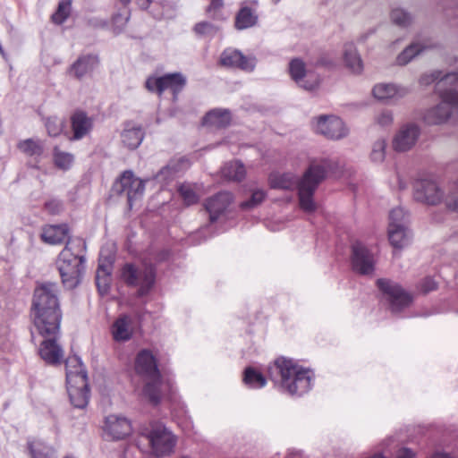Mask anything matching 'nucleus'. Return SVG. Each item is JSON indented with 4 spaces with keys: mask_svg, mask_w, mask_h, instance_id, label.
I'll return each instance as SVG.
<instances>
[{
    "mask_svg": "<svg viewBox=\"0 0 458 458\" xmlns=\"http://www.w3.org/2000/svg\"><path fill=\"white\" fill-rule=\"evenodd\" d=\"M58 292L56 283H43L36 287L31 305L33 325L44 337L38 354L49 365L61 364L64 358L63 348L57 343L62 320Z\"/></svg>",
    "mask_w": 458,
    "mask_h": 458,
    "instance_id": "obj_1",
    "label": "nucleus"
},
{
    "mask_svg": "<svg viewBox=\"0 0 458 458\" xmlns=\"http://www.w3.org/2000/svg\"><path fill=\"white\" fill-rule=\"evenodd\" d=\"M333 168L334 162L330 159L312 161L299 181L295 180L292 174H272L269 178L270 186L280 190H292L296 186L301 208L311 213L317 209L314 193Z\"/></svg>",
    "mask_w": 458,
    "mask_h": 458,
    "instance_id": "obj_2",
    "label": "nucleus"
},
{
    "mask_svg": "<svg viewBox=\"0 0 458 458\" xmlns=\"http://www.w3.org/2000/svg\"><path fill=\"white\" fill-rule=\"evenodd\" d=\"M135 370L148 380L143 394L150 403L156 406L162 399H174V386L170 380H162L157 360L149 350L143 349L139 352L135 360Z\"/></svg>",
    "mask_w": 458,
    "mask_h": 458,
    "instance_id": "obj_3",
    "label": "nucleus"
},
{
    "mask_svg": "<svg viewBox=\"0 0 458 458\" xmlns=\"http://www.w3.org/2000/svg\"><path fill=\"white\" fill-rule=\"evenodd\" d=\"M270 378L279 382L283 390L291 396L300 397L312 386L313 373L297 365L293 360L278 358L268 368Z\"/></svg>",
    "mask_w": 458,
    "mask_h": 458,
    "instance_id": "obj_4",
    "label": "nucleus"
},
{
    "mask_svg": "<svg viewBox=\"0 0 458 458\" xmlns=\"http://www.w3.org/2000/svg\"><path fill=\"white\" fill-rule=\"evenodd\" d=\"M86 242L82 238L68 239L65 247L59 253L56 267L62 283L67 289H74L82 279L85 272Z\"/></svg>",
    "mask_w": 458,
    "mask_h": 458,
    "instance_id": "obj_5",
    "label": "nucleus"
},
{
    "mask_svg": "<svg viewBox=\"0 0 458 458\" xmlns=\"http://www.w3.org/2000/svg\"><path fill=\"white\" fill-rule=\"evenodd\" d=\"M457 82L458 68L455 71L447 73L437 82V93L439 95L442 101L425 112L423 120L426 123L429 125L442 124L447 122L451 117L453 108H458V106L453 100L445 99L447 95L454 92V89H449L448 86L452 87Z\"/></svg>",
    "mask_w": 458,
    "mask_h": 458,
    "instance_id": "obj_6",
    "label": "nucleus"
},
{
    "mask_svg": "<svg viewBox=\"0 0 458 458\" xmlns=\"http://www.w3.org/2000/svg\"><path fill=\"white\" fill-rule=\"evenodd\" d=\"M157 269L152 263H143L137 267L132 263H126L121 269V279L128 287H135L137 298L148 296L156 284Z\"/></svg>",
    "mask_w": 458,
    "mask_h": 458,
    "instance_id": "obj_7",
    "label": "nucleus"
},
{
    "mask_svg": "<svg viewBox=\"0 0 458 458\" xmlns=\"http://www.w3.org/2000/svg\"><path fill=\"white\" fill-rule=\"evenodd\" d=\"M140 434L148 440L152 452L157 456L170 454L175 446L176 438L160 421H150L140 429Z\"/></svg>",
    "mask_w": 458,
    "mask_h": 458,
    "instance_id": "obj_8",
    "label": "nucleus"
},
{
    "mask_svg": "<svg viewBox=\"0 0 458 458\" xmlns=\"http://www.w3.org/2000/svg\"><path fill=\"white\" fill-rule=\"evenodd\" d=\"M145 183L142 180L134 176L131 171H125L122 174L112 186L111 193L113 196L124 195L127 199L129 208L131 209L133 201L143 195Z\"/></svg>",
    "mask_w": 458,
    "mask_h": 458,
    "instance_id": "obj_9",
    "label": "nucleus"
},
{
    "mask_svg": "<svg viewBox=\"0 0 458 458\" xmlns=\"http://www.w3.org/2000/svg\"><path fill=\"white\" fill-rule=\"evenodd\" d=\"M377 285L384 298L389 303L391 311L398 313L410 306L412 302V296L403 290L400 284L389 279L380 278Z\"/></svg>",
    "mask_w": 458,
    "mask_h": 458,
    "instance_id": "obj_10",
    "label": "nucleus"
},
{
    "mask_svg": "<svg viewBox=\"0 0 458 458\" xmlns=\"http://www.w3.org/2000/svg\"><path fill=\"white\" fill-rule=\"evenodd\" d=\"M187 83L186 77L182 72L166 73L160 77L149 76L145 82L146 89L150 92H157L159 96L166 89L173 92L174 100L184 89Z\"/></svg>",
    "mask_w": 458,
    "mask_h": 458,
    "instance_id": "obj_11",
    "label": "nucleus"
},
{
    "mask_svg": "<svg viewBox=\"0 0 458 458\" xmlns=\"http://www.w3.org/2000/svg\"><path fill=\"white\" fill-rule=\"evenodd\" d=\"M444 195L440 185L431 178L417 179L413 183V198L417 202L437 206L442 203Z\"/></svg>",
    "mask_w": 458,
    "mask_h": 458,
    "instance_id": "obj_12",
    "label": "nucleus"
},
{
    "mask_svg": "<svg viewBox=\"0 0 458 458\" xmlns=\"http://www.w3.org/2000/svg\"><path fill=\"white\" fill-rule=\"evenodd\" d=\"M350 262L353 272L361 276H370L375 270L376 259L373 252L359 241L351 245Z\"/></svg>",
    "mask_w": 458,
    "mask_h": 458,
    "instance_id": "obj_13",
    "label": "nucleus"
},
{
    "mask_svg": "<svg viewBox=\"0 0 458 458\" xmlns=\"http://www.w3.org/2000/svg\"><path fill=\"white\" fill-rule=\"evenodd\" d=\"M317 133L330 140H339L347 135V129L342 119L335 115H321L314 126Z\"/></svg>",
    "mask_w": 458,
    "mask_h": 458,
    "instance_id": "obj_14",
    "label": "nucleus"
},
{
    "mask_svg": "<svg viewBox=\"0 0 458 458\" xmlns=\"http://www.w3.org/2000/svg\"><path fill=\"white\" fill-rule=\"evenodd\" d=\"M437 47L435 40L428 35L419 34L396 57L399 65H405L428 49Z\"/></svg>",
    "mask_w": 458,
    "mask_h": 458,
    "instance_id": "obj_15",
    "label": "nucleus"
},
{
    "mask_svg": "<svg viewBox=\"0 0 458 458\" xmlns=\"http://www.w3.org/2000/svg\"><path fill=\"white\" fill-rule=\"evenodd\" d=\"M103 430L111 440H121L131 435L132 426L127 418L110 414L105 418Z\"/></svg>",
    "mask_w": 458,
    "mask_h": 458,
    "instance_id": "obj_16",
    "label": "nucleus"
},
{
    "mask_svg": "<svg viewBox=\"0 0 458 458\" xmlns=\"http://www.w3.org/2000/svg\"><path fill=\"white\" fill-rule=\"evenodd\" d=\"M420 134V129L415 123L402 126L393 140L394 149L397 152L410 150L417 142Z\"/></svg>",
    "mask_w": 458,
    "mask_h": 458,
    "instance_id": "obj_17",
    "label": "nucleus"
},
{
    "mask_svg": "<svg viewBox=\"0 0 458 458\" xmlns=\"http://www.w3.org/2000/svg\"><path fill=\"white\" fill-rule=\"evenodd\" d=\"M220 63L226 67L252 72L256 66V58L253 56H246L236 49H225L221 55Z\"/></svg>",
    "mask_w": 458,
    "mask_h": 458,
    "instance_id": "obj_18",
    "label": "nucleus"
},
{
    "mask_svg": "<svg viewBox=\"0 0 458 458\" xmlns=\"http://www.w3.org/2000/svg\"><path fill=\"white\" fill-rule=\"evenodd\" d=\"M71 403L78 409L87 407L90 396L88 378L81 377L80 380L66 384Z\"/></svg>",
    "mask_w": 458,
    "mask_h": 458,
    "instance_id": "obj_19",
    "label": "nucleus"
},
{
    "mask_svg": "<svg viewBox=\"0 0 458 458\" xmlns=\"http://www.w3.org/2000/svg\"><path fill=\"white\" fill-rule=\"evenodd\" d=\"M233 201V194L229 191H220L215 196L207 199L205 208L209 214V221L211 224L217 221Z\"/></svg>",
    "mask_w": 458,
    "mask_h": 458,
    "instance_id": "obj_20",
    "label": "nucleus"
},
{
    "mask_svg": "<svg viewBox=\"0 0 458 458\" xmlns=\"http://www.w3.org/2000/svg\"><path fill=\"white\" fill-rule=\"evenodd\" d=\"M289 72L292 79L306 90H313L318 86V80L317 78L310 79L305 64L299 58H294L290 62Z\"/></svg>",
    "mask_w": 458,
    "mask_h": 458,
    "instance_id": "obj_21",
    "label": "nucleus"
},
{
    "mask_svg": "<svg viewBox=\"0 0 458 458\" xmlns=\"http://www.w3.org/2000/svg\"><path fill=\"white\" fill-rule=\"evenodd\" d=\"M98 64L99 59L97 55H81L70 66L69 73L77 80H81L90 74L98 67Z\"/></svg>",
    "mask_w": 458,
    "mask_h": 458,
    "instance_id": "obj_22",
    "label": "nucleus"
},
{
    "mask_svg": "<svg viewBox=\"0 0 458 458\" xmlns=\"http://www.w3.org/2000/svg\"><path fill=\"white\" fill-rule=\"evenodd\" d=\"M66 238L71 239L67 224L46 225L41 229L40 239L47 244H61Z\"/></svg>",
    "mask_w": 458,
    "mask_h": 458,
    "instance_id": "obj_23",
    "label": "nucleus"
},
{
    "mask_svg": "<svg viewBox=\"0 0 458 458\" xmlns=\"http://www.w3.org/2000/svg\"><path fill=\"white\" fill-rule=\"evenodd\" d=\"M410 89L407 87L394 83H379L372 89L373 96L379 100L400 99L407 96Z\"/></svg>",
    "mask_w": 458,
    "mask_h": 458,
    "instance_id": "obj_24",
    "label": "nucleus"
},
{
    "mask_svg": "<svg viewBox=\"0 0 458 458\" xmlns=\"http://www.w3.org/2000/svg\"><path fill=\"white\" fill-rule=\"evenodd\" d=\"M72 140H79L88 135L93 128V120L83 111H76L71 117Z\"/></svg>",
    "mask_w": 458,
    "mask_h": 458,
    "instance_id": "obj_25",
    "label": "nucleus"
},
{
    "mask_svg": "<svg viewBox=\"0 0 458 458\" xmlns=\"http://www.w3.org/2000/svg\"><path fill=\"white\" fill-rule=\"evenodd\" d=\"M112 335L116 342H125L132 336V319L127 314H121L113 323Z\"/></svg>",
    "mask_w": 458,
    "mask_h": 458,
    "instance_id": "obj_26",
    "label": "nucleus"
},
{
    "mask_svg": "<svg viewBox=\"0 0 458 458\" xmlns=\"http://www.w3.org/2000/svg\"><path fill=\"white\" fill-rule=\"evenodd\" d=\"M145 137L144 130L141 126H132L131 123H126L124 129L121 133L123 144L129 149L134 150L139 148Z\"/></svg>",
    "mask_w": 458,
    "mask_h": 458,
    "instance_id": "obj_27",
    "label": "nucleus"
},
{
    "mask_svg": "<svg viewBox=\"0 0 458 458\" xmlns=\"http://www.w3.org/2000/svg\"><path fill=\"white\" fill-rule=\"evenodd\" d=\"M66 370V384L73 383V381L80 380L81 377L84 379L88 378L87 369L81 361V359L77 356H69L65 360Z\"/></svg>",
    "mask_w": 458,
    "mask_h": 458,
    "instance_id": "obj_28",
    "label": "nucleus"
},
{
    "mask_svg": "<svg viewBox=\"0 0 458 458\" xmlns=\"http://www.w3.org/2000/svg\"><path fill=\"white\" fill-rule=\"evenodd\" d=\"M188 165L185 157L171 159L166 165L162 167L156 175V179L161 182L172 181L178 173L182 171Z\"/></svg>",
    "mask_w": 458,
    "mask_h": 458,
    "instance_id": "obj_29",
    "label": "nucleus"
},
{
    "mask_svg": "<svg viewBox=\"0 0 458 458\" xmlns=\"http://www.w3.org/2000/svg\"><path fill=\"white\" fill-rule=\"evenodd\" d=\"M259 22L256 11L249 6H242L235 15L234 27L238 30L255 27Z\"/></svg>",
    "mask_w": 458,
    "mask_h": 458,
    "instance_id": "obj_30",
    "label": "nucleus"
},
{
    "mask_svg": "<svg viewBox=\"0 0 458 458\" xmlns=\"http://www.w3.org/2000/svg\"><path fill=\"white\" fill-rule=\"evenodd\" d=\"M344 59L345 65L354 73H360L363 64L353 43H346L344 47Z\"/></svg>",
    "mask_w": 458,
    "mask_h": 458,
    "instance_id": "obj_31",
    "label": "nucleus"
},
{
    "mask_svg": "<svg viewBox=\"0 0 458 458\" xmlns=\"http://www.w3.org/2000/svg\"><path fill=\"white\" fill-rule=\"evenodd\" d=\"M388 238L394 248L402 249L409 244L411 233L408 227L388 226Z\"/></svg>",
    "mask_w": 458,
    "mask_h": 458,
    "instance_id": "obj_32",
    "label": "nucleus"
},
{
    "mask_svg": "<svg viewBox=\"0 0 458 458\" xmlns=\"http://www.w3.org/2000/svg\"><path fill=\"white\" fill-rule=\"evenodd\" d=\"M203 122L217 128H225L230 124L231 114L228 110H212L205 115Z\"/></svg>",
    "mask_w": 458,
    "mask_h": 458,
    "instance_id": "obj_33",
    "label": "nucleus"
},
{
    "mask_svg": "<svg viewBox=\"0 0 458 458\" xmlns=\"http://www.w3.org/2000/svg\"><path fill=\"white\" fill-rule=\"evenodd\" d=\"M245 168L242 162L238 160L231 161L222 168V174L229 180L240 182L245 177Z\"/></svg>",
    "mask_w": 458,
    "mask_h": 458,
    "instance_id": "obj_34",
    "label": "nucleus"
},
{
    "mask_svg": "<svg viewBox=\"0 0 458 458\" xmlns=\"http://www.w3.org/2000/svg\"><path fill=\"white\" fill-rule=\"evenodd\" d=\"M392 22L400 28H409L414 22V16L403 8H394L391 11Z\"/></svg>",
    "mask_w": 458,
    "mask_h": 458,
    "instance_id": "obj_35",
    "label": "nucleus"
},
{
    "mask_svg": "<svg viewBox=\"0 0 458 458\" xmlns=\"http://www.w3.org/2000/svg\"><path fill=\"white\" fill-rule=\"evenodd\" d=\"M243 382L250 388H261L266 386L267 380L260 372L248 367L243 373Z\"/></svg>",
    "mask_w": 458,
    "mask_h": 458,
    "instance_id": "obj_36",
    "label": "nucleus"
},
{
    "mask_svg": "<svg viewBox=\"0 0 458 458\" xmlns=\"http://www.w3.org/2000/svg\"><path fill=\"white\" fill-rule=\"evenodd\" d=\"M17 148L30 157H39L43 153V145L39 140L27 139L21 140Z\"/></svg>",
    "mask_w": 458,
    "mask_h": 458,
    "instance_id": "obj_37",
    "label": "nucleus"
},
{
    "mask_svg": "<svg viewBox=\"0 0 458 458\" xmlns=\"http://www.w3.org/2000/svg\"><path fill=\"white\" fill-rule=\"evenodd\" d=\"M53 158L55 166L62 170L70 169L74 159L71 153L62 151L58 147L54 148Z\"/></svg>",
    "mask_w": 458,
    "mask_h": 458,
    "instance_id": "obj_38",
    "label": "nucleus"
},
{
    "mask_svg": "<svg viewBox=\"0 0 458 458\" xmlns=\"http://www.w3.org/2000/svg\"><path fill=\"white\" fill-rule=\"evenodd\" d=\"M442 202L449 211L458 213V179L450 185Z\"/></svg>",
    "mask_w": 458,
    "mask_h": 458,
    "instance_id": "obj_39",
    "label": "nucleus"
},
{
    "mask_svg": "<svg viewBox=\"0 0 458 458\" xmlns=\"http://www.w3.org/2000/svg\"><path fill=\"white\" fill-rule=\"evenodd\" d=\"M409 214L403 208L398 207L393 208L389 213L388 226H403L408 227Z\"/></svg>",
    "mask_w": 458,
    "mask_h": 458,
    "instance_id": "obj_40",
    "label": "nucleus"
},
{
    "mask_svg": "<svg viewBox=\"0 0 458 458\" xmlns=\"http://www.w3.org/2000/svg\"><path fill=\"white\" fill-rule=\"evenodd\" d=\"M178 192L187 206L196 204L199 201V196L193 185L190 183H182L178 187Z\"/></svg>",
    "mask_w": 458,
    "mask_h": 458,
    "instance_id": "obj_41",
    "label": "nucleus"
},
{
    "mask_svg": "<svg viewBox=\"0 0 458 458\" xmlns=\"http://www.w3.org/2000/svg\"><path fill=\"white\" fill-rule=\"evenodd\" d=\"M71 13V1L62 0L58 4L57 10L52 15V21L55 24H63Z\"/></svg>",
    "mask_w": 458,
    "mask_h": 458,
    "instance_id": "obj_42",
    "label": "nucleus"
},
{
    "mask_svg": "<svg viewBox=\"0 0 458 458\" xmlns=\"http://www.w3.org/2000/svg\"><path fill=\"white\" fill-rule=\"evenodd\" d=\"M267 193L263 190H255L252 191L251 196L249 199L242 201L240 207L242 209H252L260 205L266 199Z\"/></svg>",
    "mask_w": 458,
    "mask_h": 458,
    "instance_id": "obj_43",
    "label": "nucleus"
},
{
    "mask_svg": "<svg viewBox=\"0 0 458 458\" xmlns=\"http://www.w3.org/2000/svg\"><path fill=\"white\" fill-rule=\"evenodd\" d=\"M45 126L50 137H57L64 129V121L57 116L46 118Z\"/></svg>",
    "mask_w": 458,
    "mask_h": 458,
    "instance_id": "obj_44",
    "label": "nucleus"
},
{
    "mask_svg": "<svg viewBox=\"0 0 458 458\" xmlns=\"http://www.w3.org/2000/svg\"><path fill=\"white\" fill-rule=\"evenodd\" d=\"M193 30L199 36L213 37L217 33L218 27L208 21H200L195 24Z\"/></svg>",
    "mask_w": 458,
    "mask_h": 458,
    "instance_id": "obj_45",
    "label": "nucleus"
},
{
    "mask_svg": "<svg viewBox=\"0 0 458 458\" xmlns=\"http://www.w3.org/2000/svg\"><path fill=\"white\" fill-rule=\"evenodd\" d=\"M130 20V12L116 13L112 17L113 30L115 34H119L123 31L125 25Z\"/></svg>",
    "mask_w": 458,
    "mask_h": 458,
    "instance_id": "obj_46",
    "label": "nucleus"
},
{
    "mask_svg": "<svg viewBox=\"0 0 458 458\" xmlns=\"http://www.w3.org/2000/svg\"><path fill=\"white\" fill-rule=\"evenodd\" d=\"M447 73L448 72L444 73L440 70H435L429 72H426L422 74L421 77L420 78V84L422 86H428L431 85L432 83H436L437 85V82Z\"/></svg>",
    "mask_w": 458,
    "mask_h": 458,
    "instance_id": "obj_47",
    "label": "nucleus"
},
{
    "mask_svg": "<svg viewBox=\"0 0 458 458\" xmlns=\"http://www.w3.org/2000/svg\"><path fill=\"white\" fill-rule=\"evenodd\" d=\"M386 147V143L384 140H378L374 143L370 154V157L373 162L380 163L385 159Z\"/></svg>",
    "mask_w": 458,
    "mask_h": 458,
    "instance_id": "obj_48",
    "label": "nucleus"
},
{
    "mask_svg": "<svg viewBox=\"0 0 458 458\" xmlns=\"http://www.w3.org/2000/svg\"><path fill=\"white\" fill-rule=\"evenodd\" d=\"M30 452L32 458H53L55 451L50 447H35L32 443L29 444Z\"/></svg>",
    "mask_w": 458,
    "mask_h": 458,
    "instance_id": "obj_49",
    "label": "nucleus"
},
{
    "mask_svg": "<svg viewBox=\"0 0 458 458\" xmlns=\"http://www.w3.org/2000/svg\"><path fill=\"white\" fill-rule=\"evenodd\" d=\"M110 276H96V284L101 295L106 294L110 290Z\"/></svg>",
    "mask_w": 458,
    "mask_h": 458,
    "instance_id": "obj_50",
    "label": "nucleus"
},
{
    "mask_svg": "<svg viewBox=\"0 0 458 458\" xmlns=\"http://www.w3.org/2000/svg\"><path fill=\"white\" fill-rule=\"evenodd\" d=\"M45 208L51 215H58L64 210V202L58 199H51L45 203Z\"/></svg>",
    "mask_w": 458,
    "mask_h": 458,
    "instance_id": "obj_51",
    "label": "nucleus"
},
{
    "mask_svg": "<svg viewBox=\"0 0 458 458\" xmlns=\"http://www.w3.org/2000/svg\"><path fill=\"white\" fill-rule=\"evenodd\" d=\"M437 287V283L435 282V280L430 277V276H427L425 277L420 284V290L423 293H428L431 291H434L436 290Z\"/></svg>",
    "mask_w": 458,
    "mask_h": 458,
    "instance_id": "obj_52",
    "label": "nucleus"
},
{
    "mask_svg": "<svg viewBox=\"0 0 458 458\" xmlns=\"http://www.w3.org/2000/svg\"><path fill=\"white\" fill-rule=\"evenodd\" d=\"M377 122L382 126H388L393 122V113L390 110H383L377 116Z\"/></svg>",
    "mask_w": 458,
    "mask_h": 458,
    "instance_id": "obj_53",
    "label": "nucleus"
},
{
    "mask_svg": "<svg viewBox=\"0 0 458 458\" xmlns=\"http://www.w3.org/2000/svg\"><path fill=\"white\" fill-rule=\"evenodd\" d=\"M223 0H211L210 4L207 8V13H211L214 12L213 19H219V14L216 13V11L223 6Z\"/></svg>",
    "mask_w": 458,
    "mask_h": 458,
    "instance_id": "obj_54",
    "label": "nucleus"
},
{
    "mask_svg": "<svg viewBox=\"0 0 458 458\" xmlns=\"http://www.w3.org/2000/svg\"><path fill=\"white\" fill-rule=\"evenodd\" d=\"M105 272L106 273V276H111L112 264L110 262L106 264L99 263L96 272V276H105Z\"/></svg>",
    "mask_w": 458,
    "mask_h": 458,
    "instance_id": "obj_55",
    "label": "nucleus"
},
{
    "mask_svg": "<svg viewBox=\"0 0 458 458\" xmlns=\"http://www.w3.org/2000/svg\"><path fill=\"white\" fill-rule=\"evenodd\" d=\"M89 24L96 29H105L108 26V21L104 19L93 18L89 21Z\"/></svg>",
    "mask_w": 458,
    "mask_h": 458,
    "instance_id": "obj_56",
    "label": "nucleus"
},
{
    "mask_svg": "<svg viewBox=\"0 0 458 458\" xmlns=\"http://www.w3.org/2000/svg\"><path fill=\"white\" fill-rule=\"evenodd\" d=\"M395 458H415V453L407 447L400 449Z\"/></svg>",
    "mask_w": 458,
    "mask_h": 458,
    "instance_id": "obj_57",
    "label": "nucleus"
},
{
    "mask_svg": "<svg viewBox=\"0 0 458 458\" xmlns=\"http://www.w3.org/2000/svg\"><path fill=\"white\" fill-rule=\"evenodd\" d=\"M152 0H137V4L140 6V8L145 10L147 9Z\"/></svg>",
    "mask_w": 458,
    "mask_h": 458,
    "instance_id": "obj_58",
    "label": "nucleus"
},
{
    "mask_svg": "<svg viewBox=\"0 0 458 458\" xmlns=\"http://www.w3.org/2000/svg\"><path fill=\"white\" fill-rule=\"evenodd\" d=\"M431 458H454V457L447 453L437 452V453H435L431 456Z\"/></svg>",
    "mask_w": 458,
    "mask_h": 458,
    "instance_id": "obj_59",
    "label": "nucleus"
},
{
    "mask_svg": "<svg viewBox=\"0 0 458 458\" xmlns=\"http://www.w3.org/2000/svg\"><path fill=\"white\" fill-rule=\"evenodd\" d=\"M398 183H399L400 190L406 189V183L403 180H401L400 178H398Z\"/></svg>",
    "mask_w": 458,
    "mask_h": 458,
    "instance_id": "obj_60",
    "label": "nucleus"
},
{
    "mask_svg": "<svg viewBox=\"0 0 458 458\" xmlns=\"http://www.w3.org/2000/svg\"><path fill=\"white\" fill-rule=\"evenodd\" d=\"M124 6H127L131 0H119Z\"/></svg>",
    "mask_w": 458,
    "mask_h": 458,
    "instance_id": "obj_61",
    "label": "nucleus"
},
{
    "mask_svg": "<svg viewBox=\"0 0 458 458\" xmlns=\"http://www.w3.org/2000/svg\"><path fill=\"white\" fill-rule=\"evenodd\" d=\"M454 4L458 8V0H454Z\"/></svg>",
    "mask_w": 458,
    "mask_h": 458,
    "instance_id": "obj_62",
    "label": "nucleus"
},
{
    "mask_svg": "<svg viewBox=\"0 0 458 458\" xmlns=\"http://www.w3.org/2000/svg\"><path fill=\"white\" fill-rule=\"evenodd\" d=\"M279 2H280V0H273V3H274L275 4H278Z\"/></svg>",
    "mask_w": 458,
    "mask_h": 458,
    "instance_id": "obj_63",
    "label": "nucleus"
},
{
    "mask_svg": "<svg viewBox=\"0 0 458 458\" xmlns=\"http://www.w3.org/2000/svg\"><path fill=\"white\" fill-rule=\"evenodd\" d=\"M64 458H72V457H71V456H65V457H64Z\"/></svg>",
    "mask_w": 458,
    "mask_h": 458,
    "instance_id": "obj_64",
    "label": "nucleus"
}]
</instances>
